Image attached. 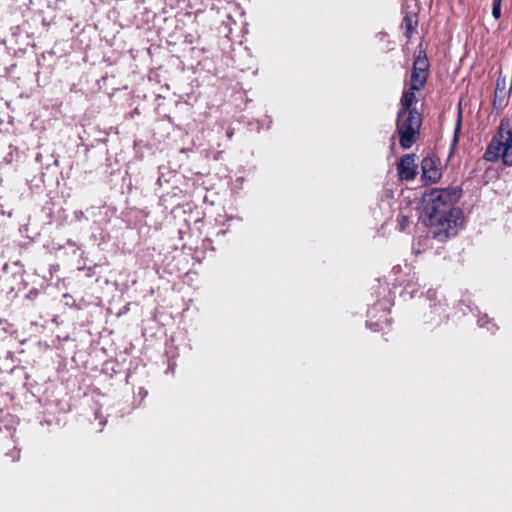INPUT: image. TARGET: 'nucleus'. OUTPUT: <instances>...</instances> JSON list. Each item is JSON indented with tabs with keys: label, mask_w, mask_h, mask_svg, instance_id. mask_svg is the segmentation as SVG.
Wrapping results in <instances>:
<instances>
[{
	"label": "nucleus",
	"mask_w": 512,
	"mask_h": 512,
	"mask_svg": "<svg viewBox=\"0 0 512 512\" xmlns=\"http://www.w3.org/2000/svg\"><path fill=\"white\" fill-rule=\"evenodd\" d=\"M462 195L461 186L430 188L423 192L417 203L419 223L425 226L438 242L455 237L463 227V210L455 206Z\"/></svg>",
	"instance_id": "nucleus-1"
},
{
	"label": "nucleus",
	"mask_w": 512,
	"mask_h": 512,
	"mask_svg": "<svg viewBox=\"0 0 512 512\" xmlns=\"http://www.w3.org/2000/svg\"><path fill=\"white\" fill-rule=\"evenodd\" d=\"M422 116L417 110H411L396 117V133L399 137V145L403 150L410 149L420 137Z\"/></svg>",
	"instance_id": "nucleus-2"
},
{
	"label": "nucleus",
	"mask_w": 512,
	"mask_h": 512,
	"mask_svg": "<svg viewBox=\"0 0 512 512\" xmlns=\"http://www.w3.org/2000/svg\"><path fill=\"white\" fill-rule=\"evenodd\" d=\"M3 273L4 287L2 291H6L7 293H19L26 288L27 282L24 280L23 269L17 262L12 264L6 263L3 266Z\"/></svg>",
	"instance_id": "nucleus-3"
},
{
	"label": "nucleus",
	"mask_w": 512,
	"mask_h": 512,
	"mask_svg": "<svg viewBox=\"0 0 512 512\" xmlns=\"http://www.w3.org/2000/svg\"><path fill=\"white\" fill-rule=\"evenodd\" d=\"M440 159L433 155L425 156L421 161V181L424 185L436 184L441 180Z\"/></svg>",
	"instance_id": "nucleus-4"
},
{
	"label": "nucleus",
	"mask_w": 512,
	"mask_h": 512,
	"mask_svg": "<svg viewBox=\"0 0 512 512\" xmlns=\"http://www.w3.org/2000/svg\"><path fill=\"white\" fill-rule=\"evenodd\" d=\"M414 153H408L401 156L397 163V174L400 180H413L418 174V166L415 164Z\"/></svg>",
	"instance_id": "nucleus-5"
},
{
	"label": "nucleus",
	"mask_w": 512,
	"mask_h": 512,
	"mask_svg": "<svg viewBox=\"0 0 512 512\" xmlns=\"http://www.w3.org/2000/svg\"><path fill=\"white\" fill-rule=\"evenodd\" d=\"M499 76L496 81L495 96L492 103V109L498 114L508 103L506 96V77L503 76V69L500 66Z\"/></svg>",
	"instance_id": "nucleus-6"
},
{
	"label": "nucleus",
	"mask_w": 512,
	"mask_h": 512,
	"mask_svg": "<svg viewBox=\"0 0 512 512\" xmlns=\"http://www.w3.org/2000/svg\"><path fill=\"white\" fill-rule=\"evenodd\" d=\"M379 310L383 312V315L377 321L366 322V326L374 332L382 330L383 323L388 324L389 321L386 315L387 306L385 301H377L372 307H369L367 310L368 317H376V312H378Z\"/></svg>",
	"instance_id": "nucleus-7"
},
{
	"label": "nucleus",
	"mask_w": 512,
	"mask_h": 512,
	"mask_svg": "<svg viewBox=\"0 0 512 512\" xmlns=\"http://www.w3.org/2000/svg\"><path fill=\"white\" fill-rule=\"evenodd\" d=\"M503 135L498 133L494 135L486 147V150L483 155V159L487 162H496L501 157V152L503 149Z\"/></svg>",
	"instance_id": "nucleus-8"
},
{
	"label": "nucleus",
	"mask_w": 512,
	"mask_h": 512,
	"mask_svg": "<svg viewBox=\"0 0 512 512\" xmlns=\"http://www.w3.org/2000/svg\"><path fill=\"white\" fill-rule=\"evenodd\" d=\"M427 323L433 326H439L441 323L448 319L447 305L441 303H434L430 305L429 313L426 315Z\"/></svg>",
	"instance_id": "nucleus-9"
},
{
	"label": "nucleus",
	"mask_w": 512,
	"mask_h": 512,
	"mask_svg": "<svg viewBox=\"0 0 512 512\" xmlns=\"http://www.w3.org/2000/svg\"><path fill=\"white\" fill-rule=\"evenodd\" d=\"M413 70L410 76L409 87L421 90L425 87L428 78V69L430 66H412Z\"/></svg>",
	"instance_id": "nucleus-10"
},
{
	"label": "nucleus",
	"mask_w": 512,
	"mask_h": 512,
	"mask_svg": "<svg viewBox=\"0 0 512 512\" xmlns=\"http://www.w3.org/2000/svg\"><path fill=\"white\" fill-rule=\"evenodd\" d=\"M417 91L418 90L416 88L409 87L403 92L400 99L399 116L411 110H417V108L413 107V104L417 101L415 95Z\"/></svg>",
	"instance_id": "nucleus-11"
},
{
	"label": "nucleus",
	"mask_w": 512,
	"mask_h": 512,
	"mask_svg": "<svg viewBox=\"0 0 512 512\" xmlns=\"http://www.w3.org/2000/svg\"><path fill=\"white\" fill-rule=\"evenodd\" d=\"M418 25L417 16L413 14H406L401 22V28L404 31V35L407 38H410L413 33L416 32V27Z\"/></svg>",
	"instance_id": "nucleus-12"
},
{
	"label": "nucleus",
	"mask_w": 512,
	"mask_h": 512,
	"mask_svg": "<svg viewBox=\"0 0 512 512\" xmlns=\"http://www.w3.org/2000/svg\"><path fill=\"white\" fill-rule=\"evenodd\" d=\"M419 286V284L413 282L412 280H407V282L400 290V296L404 298V300L414 298L416 296Z\"/></svg>",
	"instance_id": "nucleus-13"
},
{
	"label": "nucleus",
	"mask_w": 512,
	"mask_h": 512,
	"mask_svg": "<svg viewBox=\"0 0 512 512\" xmlns=\"http://www.w3.org/2000/svg\"><path fill=\"white\" fill-rule=\"evenodd\" d=\"M477 323L479 327H485L487 324H491V326H487V330L492 334H494L498 330L497 325L492 322L488 314H483L482 316H480L477 320Z\"/></svg>",
	"instance_id": "nucleus-14"
},
{
	"label": "nucleus",
	"mask_w": 512,
	"mask_h": 512,
	"mask_svg": "<svg viewBox=\"0 0 512 512\" xmlns=\"http://www.w3.org/2000/svg\"><path fill=\"white\" fill-rule=\"evenodd\" d=\"M376 40L378 41L380 48L383 51H388L391 49L390 41L388 40V34L386 32H379L375 35Z\"/></svg>",
	"instance_id": "nucleus-15"
},
{
	"label": "nucleus",
	"mask_w": 512,
	"mask_h": 512,
	"mask_svg": "<svg viewBox=\"0 0 512 512\" xmlns=\"http://www.w3.org/2000/svg\"><path fill=\"white\" fill-rule=\"evenodd\" d=\"M501 158L503 161V164L505 166L511 167L512 166V148L507 150V144L503 143V149L501 152Z\"/></svg>",
	"instance_id": "nucleus-16"
},
{
	"label": "nucleus",
	"mask_w": 512,
	"mask_h": 512,
	"mask_svg": "<svg viewBox=\"0 0 512 512\" xmlns=\"http://www.w3.org/2000/svg\"><path fill=\"white\" fill-rule=\"evenodd\" d=\"M502 1L503 0H493V3H492V16L496 20L501 17Z\"/></svg>",
	"instance_id": "nucleus-17"
},
{
	"label": "nucleus",
	"mask_w": 512,
	"mask_h": 512,
	"mask_svg": "<svg viewBox=\"0 0 512 512\" xmlns=\"http://www.w3.org/2000/svg\"><path fill=\"white\" fill-rule=\"evenodd\" d=\"M42 213H44L47 217V222L48 223H52L53 221V203L51 202H47L43 208H42Z\"/></svg>",
	"instance_id": "nucleus-18"
},
{
	"label": "nucleus",
	"mask_w": 512,
	"mask_h": 512,
	"mask_svg": "<svg viewBox=\"0 0 512 512\" xmlns=\"http://www.w3.org/2000/svg\"><path fill=\"white\" fill-rule=\"evenodd\" d=\"M409 217L406 216V215H400L399 218H398V226H399V230L401 232L405 231L406 228L409 226Z\"/></svg>",
	"instance_id": "nucleus-19"
},
{
	"label": "nucleus",
	"mask_w": 512,
	"mask_h": 512,
	"mask_svg": "<svg viewBox=\"0 0 512 512\" xmlns=\"http://www.w3.org/2000/svg\"><path fill=\"white\" fill-rule=\"evenodd\" d=\"M460 128H461V116H459L456 127H455L454 137H453L451 147H454L459 141L458 132H459Z\"/></svg>",
	"instance_id": "nucleus-20"
},
{
	"label": "nucleus",
	"mask_w": 512,
	"mask_h": 512,
	"mask_svg": "<svg viewBox=\"0 0 512 512\" xmlns=\"http://www.w3.org/2000/svg\"><path fill=\"white\" fill-rule=\"evenodd\" d=\"M46 158H47V161L44 163V166L46 167V169H48L51 165L58 166V159L55 158V156L53 154L48 155Z\"/></svg>",
	"instance_id": "nucleus-21"
},
{
	"label": "nucleus",
	"mask_w": 512,
	"mask_h": 512,
	"mask_svg": "<svg viewBox=\"0 0 512 512\" xmlns=\"http://www.w3.org/2000/svg\"><path fill=\"white\" fill-rule=\"evenodd\" d=\"M39 295V291L38 289L36 288H33L31 289L28 294L26 295V298L30 299V300H34L37 298V296Z\"/></svg>",
	"instance_id": "nucleus-22"
},
{
	"label": "nucleus",
	"mask_w": 512,
	"mask_h": 512,
	"mask_svg": "<svg viewBox=\"0 0 512 512\" xmlns=\"http://www.w3.org/2000/svg\"><path fill=\"white\" fill-rule=\"evenodd\" d=\"M148 395V391L144 387H139L138 389V396L141 398V400H144Z\"/></svg>",
	"instance_id": "nucleus-23"
},
{
	"label": "nucleus",
	"mask_w": 512,
	"mask_h": 512,
	"mask_svg": "<svg viewBox=\"0 0 512 512\" xmlns=\"http://www.w3.org/2000/svg\"><path fill=\"white\" fill-rule=\"evenodd\" d=\"M503 143L507 144V150L512 148V134L507 133V138H506V140Z\"/></svg>",
	"instance_id": "nucleus-24"
},
{
	"label": "nucleus",
	"mask_w": 512,
	"mask_h": 512,
	"mask_svg": "<svg viewBox=\"0 0 512 512\" xmlns=\"http://www.w3.org/2000/svg\"><path fill=\"white\" fill-rule=\"evenodd\" d=\"M162 170V167L159 168V173L160 175L158 176L157 178V183L161 186L162 185V182L165 181V182H168L167 179H164V174L161 172Z\"/></svg>",
	"instance_id": "nucleus-25"
},
{
	"label": "nucleus",
	"mask_w": 512,
	"mask_h": 512,
	"mask_svg": "<svg viewBox=\"0 0 512 512\" xmlns=\"http://www.w3.org/2000/svg\"><path fill=\"white\" fill-rule=\"evenodd\" d=\"M427 299L430 300V301L436 299V291H434L432 289H429L427 291Z\"/></svg>",
	"instance_id": "nucleus-26"
},
{
	"label": "nucleus",
	"mask_w": 512,
	"mask_h": 512,
	"mask_svg": "<svg viewBox=\"0 0 512 512\" xmlns=\"http://www.w3.org/2000/svg\"><path fill=\"white\" fill-rule=\"evenodd\" d=\"M35 160L37 163H40L42 167L44 166L42 153H37L35 156Z\"/></svg>",
	"instance_id": "nucleus-27"
},
{
	"label": "nucleus",
	"mask_w": 512,
	"mask_h": 512,
	"mask_svg": "<svg viewBox=\"0 0 512 512\" xmlns=\"http://www.w3.org/2000/svg\"><path fill=\"white\" fill-rule=\"evenodd\" d=\"M75 217L77 220H81L84 217V213L82 211H75Z\"/></svg>",
	"instance_id": "nucleus-28"
},
{
	"label": "nucleus",
	"mask_w": 512,
	"mask_h": 512,
	"mask_svg": "<svg viewBox=\"0 0 512 512\" xmlns=\"http://www.w3.org/2000/svg\"><path fill=\"white\" fill-rule=\"evenodd\" d=\"M3 279H4V275L3 276H0V291H2V288L4 287V282H3Z\"/></svg>",
	"instance_id": "nucleus-29"
},
{
	"label": "nucleus",
	"mask_w": 512,
	"mask_h": 512,
	"mask_svg": "<svg viewBox=\"0 0 512 512\" xmlns=\"http://www.w3.org/2000/svg\"><path fill=\"white\" fill-rule=\"evenodd\" d=\"M64 298H65V299H70V300H72V301H73V303L75 302V300H74L70 295H68V294H65V295H64Z\"/></svg>",
	"instance_id": "nucleus-30"
},
{
	"label": "nucleus",
	"mask_w": 512,
	"mask_h": 512,
	"mask_svg": "<svg viewBox=\"0 0 512 512\" xmlns=\"http://www.w3.org/2000/svg\"><path fill=\"white\" fill-rule=\"evenodd\" d=\"M96 141L99 142V143H106L107 138L97 139Z\"/></svg>",
	"instance_id": "nucleus-31"
},
{
	"label": "nucleus",
	"mask_w": 512,
	"mask_h": 512,
	"mask_svg": "<svg viewBox=\"0 0 512 512\" xmlns=\"http://www.w3.org/2000/svg\"><path fill=\"white\" fill-rule=\"evenodd\" d=\"M419 59H420V55L417 57V59H416V60H414L413 65L418 64Z\"/></svg>",
	"instance_id": "nucleus-32"
},
{
	"label": "nucleus",
	"mask_w": 512,
	"mask_h": 512,
	"mask_svg": "<svg viewBox=\"0 0 512 512\" xmlns=\"http://www.w3.org/2000/svg\"><path fill=\"white\" fill-rule=\"evenodd\" d=\"M268 118H269L268 128H270V125H271V123H272V120H271V118H270V117H268Z\"/></svg>",
	"instance_id": "nucleus-33"
},
{
	"label": "nucleus",
	"mask_w": 512,
	"mask_h": 512,
	"mask_svg": "<svg viewBox=\"0 0 512 512\" xmlns=\"http://www.w3.org/2000/svg\"><path fill=\"white\" fill-rule=\"evenodd\" d=\"M227 136L230 138L232 136V132H227Z\"/></svg>",
	"instance_id": "nucleus-34"
},
{
	"label": "nucleus",
	"mask_w": 512,
	"mask_h": 512,
	"mask_svg": "<svg viewBox=\"0 0 512 512\" xmlns=\"http://www.w3.org/2000/svg\"><path fill=\"white\" fill-rule=\"evenodd\" d=\"M7 215H8L9 217H11V216H12V211L7 212Z\"/></svg>",
	"instance_id": "nucleus-35"
},
{
	"label": "nucleus",
	"mask_w": 512,
	"mask_h": 512,
	"mask_svg": "<svg viewBox=\"0 0 512 512\" xmlns=\"http://www.w3.org/2000/svg\"><path fill=\"white\" fill-rule=\"evenodd\" d=\"M66 305H72V304H71V300H68V301L66 302Z\"/></svg>",
	"instance_id": "nucleus-36"
},
{
	"label": "nucleus",
	"mask_w": 512,
	"mask_h": 512,
	"mask_svg": "<svg viewBox=\"0 0 512 512\" xmlns=\"http://www.w3.org/2000/svg\"><path fill=\"white\" fill-rule=\"evenodd\" d=\"M66 305H72V304H71V300H68V301L66 302Z\"/></svg>",
	"instance_id": "nucleus-37"
},
{
	"label": "nucleus",
	"mask_w": 512,
	"mask_h": 512,
	"mask_svg": "<svg viewBox=\"0 0 512 512\" xmlns=\"http://www.w3.org/2000/svg\"><path fill=\"white\" fill-rule=\"evenodd\" d=\"M468 307H469L470 312H474L473 308H471L470 306H468Z\"/></svg>",
	"instance_id": "nucleus-38"
},
{
	"label": "nucleus",
	"mask_w": 512,
	"mask_h": 512,
	"mask_svg": "<svg viewBox=\"0 0 512 512\" xmlns=\"http://www.w3.org/2000/svg\"><path fill=\"white\" fill-rule=\"evenodd\" d=\"M475 310L477 311L478 314L480 313L478 307H475Z\"/></svg>",
	"instance_id": "nucleus-39"
},
{
	"label": "nucleus",
	"mask_w": 512,
	"mask_h": 512,
	"mask_svg": "<svg viewBox=\"0 0 512 512\" xmlns=\"http://www.w3.org/2000/svg\"><path fill=\"white\" fill-rule=\"evenodd\" d=\"M507 133H510V134H512V128H511L510 130H508V132H507Z\"/></svg>",
	"instance_id": "nucleus-40"
}]
</instances>
